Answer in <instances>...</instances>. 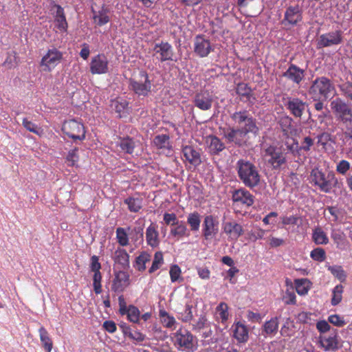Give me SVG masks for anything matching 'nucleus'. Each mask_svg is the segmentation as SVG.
Wrapping results in <instances>:
<instances>
[{"label": "nucleus", "mask_w": 352, "mask_h": 352, "mask_svg": "<svg viewBox=\"0 0 352 352\" xmlns=\"http://www.w3.org/2000/svg\"><path fill=\"white\" fill-rule=\"evenodd\" d=\"M230 118L234 124L240 127L235 129L229 127L223 131V137L229 142L242 146L246 144L248 140V133L254 135L258 134L259 128L256 120L246 109L235 111L231 114Z\"/></svg>", "instance_id": "f257e3e1"}, {"label": "nucleus", "mask_w": 352, "mask_h": 352, "mask_svg": "<svg viewBox=\"0 0 352 352\" xmlns=\"http://www.w3.org/2000/svg\"><path fill=\"white\" fill-rule=\"evenodd\" d=\"M238 177L245 186L253 188L261 183V175L256 166L252 162L240 159L236 164Z\"/></svg>", "instance_id": "f03ea898"}, {"label": "nucleus", "mask_w": 352, "mask_h": 352, "mask_svg": "<svg viewBox=\"0 0 352 352\" xmlns=\"http://www.w3.org/2000/svg\"><path fill=\"white\" fill-rule=\"evenodd\" d=\"M309 180L314 186L325 193H330L333 188H336L339 184L338 179L333 171L326 173L318 168L311 170Z\"/></svg>", "instance_id": "7ed1b4c3"}, {"label": "nucleus", "mask_w": 352, "mask_h": 352, "mask_svg": "<svg viewBox=\"0 0 352 352\" xmlns=\"http://www.w3.org/2000/svg\"><path fill=\"white\" fill-rule=\"evenodd\" d=\"M335 91L333 82L327 77L316 78L309 88L308 94L313 100H326Z\"/></svg>", "instance_id": "20e7f679"}, {"label": "nucleus", "mask_w": 352, "mask_h": 352, "mask_svg": "<svg viewBox=\"0 0 352 352\" xmlns=\"http://www.w3.org/2000/svg\"><path fill=\"white\" fill-rule=\"evenodd\" d=\"M129 87L139 96H147L151 91L152 83L146 71L141 70L137 76L129 80Z\"/></svg>", "instance_id": "39448f33"}, {"label": "nucleus", "mask_w": 352, "mask_h": 352, "mask_svg": "<svg viewBox=\"0 0 352 352\" xmlns=\"http://www.w3.org/2000/svg\"><path fill=\"white\" fill-rule=\"evenodd\" d=\"M331 109L337 120L346 125L352 122V109L340 98H336L331 102Z\"/></svg>", "instance_id": "423d86ee"}, {"label": "nucleus", "mask_w": 352, "mask_h": 352, "mask_svg": "<svg viewBox=\"0 0 352 352\" xmlns=\"http://www.w3.org/2000/svg\"><path fill=\"white\" fill-rule=\"evenodd\" d=\"M62 131L65 135L74 141L85 139V129L84 124L76 120H66L62 125Z\"/></svg>", "instance_id": "0eeeda50"}, {"label": "nucleus", "mask_w": 352, "mask_h": 352, "mask_svg": "<svg viewBox=\"0 0 352 352\" xmlns=\"http://www.w3.org/2000/svg\"><path fill=\"white\" fill-rule=\"evenodd\" d=\"M63 59V53L56 48L47 50V53L42 57L40 66L42 70L45 72L52 71Z\"/></svg>", "instance_id": "6e6552de"}, {"label": "nucleus", "mask_w": 352, "mask_h": 352, "mask_svg": "<svg viewBox=\"0 0 352 352\" xmlns=\"http://www.w3.org/2000/svg\"><path fill=\"white\" fill-rule=\"evenodd\" d=\"M175 345L179 350L192 352L194 351L193 336L188 330L179 329L175 333Z\"/></svg>", "instance_id": "1a4fd4ad"}, {"label": "nucleus", "mask_w": 352, "mask_h": 352, "mask_svg": "<svg viewBox=\"0 0 352 352\" xmlns=\"http://www.w3.org/2000/svg\"><path fill=\"white\" fill-rule=\"evenodd\" d=\"M264 156L274 169H279L286 164L285 154L274 146H270L265 150Z\"/></svg>", "instance_id": "9d476101"}, {"label": "nucleus", "mask_w": 352, "mask_h": 352, "mask_svg": "<svg viewBox=\"0 0 352 352\" xmlns=\"http://www.w3.org/2000/svg\"><path fill=\"white\" fill-rule=\"evenodd\" d=\"M302 21V11L299 6H290L285 10L281 24L285 27H294Z\"/></svg>", "instance_id": "9b49d317"}, {"label": "nucleus", "mask_w": 352, "mask_h": 352, "mask_svg": "<svg viewBox=\"0 0 352 352\" xmlns=\"http://www.w3.org/2000/svg\"><path fill=\"white\" fill-rule=\"evenodd\" d=\"M343 39V32L340 30L322 34L318 41V47L322 48L338 45L342 43Z\"/></svg>", "instance_id": "f8f14e48"}, {"label": "nucleus", "mask_w": 352, "mask_h": 352, "mask_svg": "<svg viewBox=\"0 0 352 352\" xmlns=\"http://www.w3.org/2000/svg\"><path fill=\"white\" fill-rule=\"evenodd\" d=\"M202 236L206 241H210L215 238L219 232V221L212 215L204 217L202 224Z\"/></svg>", "instance_id": "ddd939ff"}, {"label": "nucleus", "mask_w": 352, "mask_h": 352, "mask_svg": "<svg viewBox=\"0 0 352 352\" xmlns=\"http://www.w3.org/2000/svg\"><path fill=\"white\" fill-rule=\"evenodd\" d=\"M194 105L201 111H208L212 108L214 102L212 92L204 89L195 94L193 100Z\"/></svg>", "instance_id": "4468645a"}, {"label": "nucleus", "mask_w": 352, "mask_h": 352, "mask_svg": "<svg viewBox=\"0 0 352 352\" xmlns=\"http://www.w3.org/2000/svg\"><path fill=\"white\" fill-rule=\"evenodd\" d=\"M212 45L209 39L204 35H197L194 41V52L201 58H204L213 51Z\"/></svg>", "instance_id": "2eb2a0df"}, {"label": "nucleus", "mask_w": 352, "mask_h": 352, "mask_svg": "<svg viewBox=\"0 0 352 352\" xmlns=\"http://www.w3.org/2000/svg\"><path fill=\"white\" fill-rule=\"evenodd\" d=\"M319 342L322 349L325 351H335L340 346L339 336L337 330L334 329L329 335H323L319 337Z\"/></svg>", "instance_id": "dca6fc26"}, {"label": "nucleus", "mask_w": 352, "mask_h": 352, "mask_svg": "<svg viewBox=\"0 0 352 352\" xmlns=\"http://www.w3.org/2000/svg\"><path fill=\"white\" fill-rule=\"evenodd\" d=\"M109 61L103 54L92 58L90 63V72L92 74H104L108 72Z\"/></svg>", "instance_id": "f3484780"}, {"label": "nucleus", "mask_w": 352, "mask_h": 352, "mask_svg": "<svg viewBox=\"0 0 352 352\" xmlns=\"http://www.w3.org/2000/svg\"><path fill=\"white\" fill-rule=\"evenodd\" d=\"M153 52L155 54H158L157 58L161 62H165L167 60H173L174 52L172 45L164 41L155 43L153 47Z\"/></svg>", "instance_id": "a211bd4d"}, {"label": "nucleus", "mask_w": 352, "mask_h": 352, "mask_svg": "<svg viewBox=\"0 0 352 352\" xmlns=\"http://www.w3.org/2000/svg\"><path fill=\"white\" fill-rule=\"evenodd\" d=\"M290 113L300 118L307 107V103L298 98H288L285 104Z\"/></svg>", "instance_id": "6ab92c4d"}, {"label": "nucleus", "mask_w": 352, "mask_h": 352, "mask_svg": "<svg viewBox=\"0 0 352 352\" xmlns=\"http://www.w3.org/2000/svg\"><path fill=\"white\" fill-rule=\"evenodd\" d=\"M232 199L233 202L239 203L248 207L251 206L254 201V195L243 188L235 190L232 192Z\"/></svg>", "instance_id": "aec40b11"}, {"label": "nucleus", "mask_w": 352, "mask_h": 352, "mask_svg": "<svg viewBox=\"0 0 352 352\" xmlns=\"http://www.w3.org/2000/svg\"><path fill=\"white\" fill-rule=\"evenodd\" d=\"M129 257L126 250L122 248H118L112 255L114 265L122 270H126L129 267Z\"/></svg>", "instance_id": "412c9836"}, {"label": "nucleus", "mask_w": 352, "mask_h": 352, "mask_svg": "<svg viewBox=\"0 0 352 352\" xmlns=\"http://www.w3.org/2000/svg\"><path fill=\"white\" fill-rule=\"evenodd\" d=\"M232 329L233 338L237 340L238 344H244L248 341L249 330L245 324L241 322H237L234 323Z\"/></svg>", "instance_id": "4be33fe9"}, {"label": "nucleus", "mask_w": 352, "mask_h": 352, "mask_svg": "<svg viewBox=\"0 0 352 352\" xmlns=\"http://www.w3.org/2000/svg\"><path fill=\"white\" fill-rule=\"evenodd\" d=\"M283 76L293 82L299 85L305 77V70L294 64H291Z\"/></svg>", "instance_id": "5701e85b"}, {"label": "nucleus", "mask_w": 352, "mask_h": 352, "mask_svg": "<svg viewBox=\"0 0 352 352\" xmlns=\"http://www.w3.org/2000/svg\"><path fill=\"white\" fill-rule=\"evenodd\" d=\"M206 142L210 155H217L226 148L225 144L215 135L207 136Z\"/></svg>", "instance_id": "b1692460"}, {"label": "nucleus", "mask_w": 352, "mask_h": 352, "mask_svg": "<svg viewBox=\"0 0 352 352\" xmlns=\"http://www.w3.org/2000/svg\"><path fill=\"white\" fill-rule=\"evenodd\" d=\"M129 285V274L124 271H120L115 276L111 289L116 292H122Z\"/></svg>", "instance_id": "393cba45"}, {"label": "nucleus", "mask_w": 352, "mask_h": 352, "mask_svg": "<svg viewBox=\"0 0 352 352\" xmlns=\"http://www.w3.org/2000/svg\"><path fill=\"white\" fill-rule=\"evenodd\" d=\"M53 8L56 10L54 15V22L56 23V28L60 32H66L68 24L66 20L64 9L58 4H54Z\"/></svg>", "instance_id": "a878e982"}, {"label": "nucleus", "mask_w": 352, "mask_h": 352, "mask_svg": "<svg viewBox=\"0 0 352 352\" xmlns=\"http://www.w3.org/2000/svg\"><path fill=\"white\" fill-rule=\"evenodd\" d=\"M182 153L186 160L195 166L201 164V156L199 153L192 146H185L182 148Z\"/></svg>", "instance_id": "bb28decb"}, {"label": "nucleus", "mask_w": 352, "mask_h": 352, "mask_svg": "<svg viewBox=\"0 0 352 352\" xmlns=\"http://www.w3.org/2000/svg\"><path fill=\"white\" fill-rule=\"evenodd\" d=\"M224 232L233 240H236L243 233L242 226L236 222H227L224 225Z\"/></svg>", "instance_id": "cd10ccee"}, {"label": "nucleus", "mask_w": 352, "mask_h": 352, "mask_svg": "<svg viewBox=\"0 0 352 352\" xmlns=\"http://www.w3.org/2000/svg\"><path fill=\"white\" fill-rule=\"evenodd\" d=\"M170 234L177 240H179L184 237H188L190 232L184 222L179 221L170 228Z\"/></svg>", "instance_id": "c85d7f7f"}, {"label": "nucleus", "mask_w": 352, "mask_h": 352, "mask_svg": "<svg viewBox=\"0 0 352 352\" xmlns=\"http://www.w3.org/2000/svg\"><path fill=\"white\" fill-rule=\"evenodd\" d=\"M124 336L138 342L145 340L146 336L137 329H132L129 325L122 324L120 325Z\"/></svg>", "instance_id": "c756f323"}, {"label": "nucleus", "mask_w": 352, "mask_h": 352, "mask_svg": "<svg viewBox=\"0 0 352 352\" xmlns=\"http://www.w3.org/2000/svg\"><path fill=\"white\" fill-rule=\"evenodd\" d=\"M159 233L157 230L156 226L151 223L146 229V240L151 247H156L159 244Z\"/></svg>", "instance_id": "7c9ffc66"}, {"label": "nucleus", "mask_w": 352, "mask_h": 352, "mask_svg": "<svg viewBox=\"0 0 352 352\" xmlns=\"http://www.w3.org/2000/svg\"><path fill=\"white\" fill-rule=\"evenodd\" d=\"M131 230V227L127 228L118 227L116 228V240L118 243L122 247H126L129 244V237L128 232Z\"/></svg>", "instance_id": "2f4dec72"}, {"label": "nucleus", "mask_w": 352, "mask_h": 352, "mask_svg": "<svg viewBox=\"0 0 352 352\" xmlns=\"http://www.w3.org/2000/svg\"><path fill=\"white\" fill-rule=\"evenodd\" d=\"M296 292L299 295H305L311 287V282L307 278H297L294 280Z\"/></svg>", "instance_id": "473e14b6"}, {"label": "nucleus", "mask_w": 352, "mask_h": 352, "mask_svg": "<svg viewBox=\"0 0 352 352\" xmlns=\"http://www.w3.org/2000/svg\"><path fill=\"white\" fill-rule=\"evenodd\" d=\"M312 240L316 245H326L329 243L327 234L320 227H317L313 230Z\"/></svg>", "instance_id": "72a5a7b5"}, {"label": "nucleus", "mask_w": 352, "mask_h": 352, "mask_svg": "<svg viewBox=\"0 0 352 352\" xmlns=\"http://www.w3.org/2000/svg\"><path fill=\"white\" fill-rule=\"evenodd\" d=\"M40 340L46 352H50L53 347V342L49 336L47 331L41 327L38 329Z\"/></svg>", "instance_id": "f704fd0d"}, {"label": "nucleus", "mask_w": 352, "mask_h": 352, "mask_svg": "<svg viewBox=\"0 0 352 352\" xmlns=\"http://www.w3.org/2000/svg\"><path fill=\"white\" fill-rule=\"evenodd\" d=\"M278 329V320L277 317L272 318L266 321L263 327V333L267 335H275Z\"/></svg>", "instance_id": "c9c22d12"}, {"label": "nucleus", "mask_w": 352, "mask_h": 352, "mask_svg": "<svg viewBox=\"0 0 352 352\" xmlns=\"http://www.w3.org/2000/svg\"><path fill=\"white\" fill-rule=\"evenodd\" d=\"M187 223L192 232L199 230L201 223V214L198 212L190 213L187 217Z\"/></svg>", "instance_id": "e433bc0d"}, {"label": "nucleus", "mask_w": 352, "mask_h": 352, "mask_svg": "<svg viewBox=\"0 0 352 352\" xmlns=\"http://www.w3.org/2000/svg\"><path fill=\"white\" fill-rule=\"evenodd\" d=\"M151 258V256L148 252H142L138 256L136 257L134 267L139 272H144L146 268V263L149 262Z\"/></svg>", "instance_id": "4c0bfd02"}, {"label": "nucleus", "mask_w": 352, "mask_h": 352, "mask_svg": "<svg viewBox=\"0 0 352 352\" xmlns=\"http://www.w3.org/2000/svg\"><path fill=\"white\" fill-rule=\"evenodd\" d=\"M170 137L166 134L156 135L153 139V144L157 149L168 148L170 147Z\"/></svg>", "instance_id": "58836bf2"}, {"label": "nucleus", "mask_w": 352, "mask_h": 352, "mask_svg": "<svg viewBox=\"0 0 352 352\" xmlns=\"http://www.w3.org/2000/svg\"><path fill=\"white\" fill-rule=\"evenodd\" d=\"M216 317L217 320L225 323L229 317L228 306L226 302H221L216 308Z\"/></svg>", "instance_id": "ea45409f"}, {"label": "nucleus", "mask_w": 352, "mask_h": 352, "mask_svg": "<svg viewBox=\"0 0 352 352\" xmlns=\"http://www.w3.org/2000/svg\"><path fill=\"white\" fill-rule=\"evenodd\" d=\"M124 203L127 205L130 212H138L142 207V199L139 198L128 197L124 199Z\"/></svg>", "instance_id": "a19ab883"}, {"label": "nucleus", "mask_w": 352, "mask_h": 352, "mask_svg": "<svg viewBox=\"0 0 352 352\" xmlns=\"http://www.w3.org/2000/svg\"><path fill=\"white\" fill-rule=\"evenodd\" d=\"M94 12V20L99 26H102L109 21V17L108 16V10L102 8L97 13Z\"/></svg>", "instance_id": "79ce46f5"}, {"label": "nucleus", "mask_w": 352, "mask_h": 352, "mask_svg": "<svg viewBox=\"0 0 352 352\" xmlns=\"http://www.w3.org/2000/svg\"><path fill=\"white\" fill-rule=\"evenodd\" d=\"M159 316L164 327L173 329L176 323L175 318L170 316L165 310H160Z\"/></svg>", "instance_id": "37998d69"}, {"label": "nucleus", "mask_w": 352, "mask_h": 352, "mask_svg": "<svg viewBox=\"0 0 352 352\" xmlns=\"http://www.w3.org/2000/svg\"><path fill=\"white\" fill-rule=\"evenodd\" d=\"M344 287L342 285H337L333 289L331 303L333 306L338 305L342 299Z\"/></svg>", "instance_id": "c03bdc74"}, {"label": "nucleus", "mask_w": 352, "mask_h": 352, "mask_svg": "<svg viewBox=\"0 0 352 352\" xmlns=\"http://www.w3.org/2000/svg\"><path fill=\"white\" fill-rule=\"evenodd\" d=\"M22 124L27 131L38 136H41L43 134V130L32 121L28 120V118L23 119Z\"/></svg>", "instance_id": "a18cd8bd"}, {"label": "nucleus", "mask_w": 352, "mask_h": 352, "mask_svg": "<svg viewBox=\"0 0 352 352\" xmlns=\"http://www.w3.org/2000/svg\"><path fill=\"white\" fill-rule=\"evenodd\" d=\"M192 309V305L190 304H186L184 310L178 313V318L184 322H188L191 321L193 318Z\"/></svg>", "instance_id": "49530a36"}, {"label": "nucleus", "mask_w": 352, "mask_h": 352, "mask_svg": "<svg viewBox=\"0 0 352 352\" xmlns=\"http://www.w3.org/2000/svg\"><path fill=\"white\" fill-rule=\"evenodd\" d=\"M120 148L126 153H133L135 148V143L131 138H123L119 143Z\"/></svg>", "instance_id": "de8ad7c7"}, {"label": "nucleus", "mask_w": 352, "mask_h": 352, "mask_svg": "<svg viewBox=\"0 0 352 352\" xmlns=\"http://www.w3.org/2000/svg\"><path fill=\"white\" fill-rule=\"evenodd\" d=\"M164 263V257L161 252H157L155 253L154 259L152 263L151 267L148 270L150 274L153 273L156 270L160 268L162 265Z\"/></svg>", "instance_id": "09e8293b"}, {"label": "nucleus", "mask_w": 352, "mask_h": 352, "mask_svg": "<svg viewBox=\"0 0 352 352\" xmlns=\"http://www.w3.org/2000/svg\"><path fill=\"white\" fill-rule=\"evenodd\" d=\"M140 318V311L138 307L134 305H129V309L127 314V318L133 323H138Z\"/></svg>", "instance_id": "8fccbe9b"}, {"label": "nucleus", "mask_w": 352, "mask_h": 352, "mask_svg": "<svg viewBox=\"0 0 352 352\" xmlns=\"http://www.w3.org/2000/svg\"><path fill=\"white\" fill-rule=\"evenodd\" d=\"M310 257L316 261L322 262L326 259V252L322 248H316L310 253Z\"/></svg>", "instance_id": "3c124183"}, {"label": "nucleus", "mask_w": 352, "mask_h": 352, "mask_svg": "<svg viewBox=\"0 0 352 352\" xmlns=\"http://www.w3.org/2000/svg\"><path fill=\"white\" fill-rule=\"evenodd\" d=\"M169 274L173 283L183 280V278L181 277V268L177 265H173L170 266Z\"/></svg>", "instance_id": "603ef678"}, {"label": "nucleus", "mask_w": 352, "mask_h": 352, "mask_svg": "<svg viewBox=\"0 0 352 352\" xmlns=\"http://www.w3.org/2000/svg\"><path fill=\"white\" fill-rule=\"evenodd\" d=\"M236 93L241 96L250 98L252 93V89L246 83L241 82L236 86Z\"/></svg>", "instance_id": "864d4df0"}, {"label": "nucleus", "mask_w": 352, "mask_h": 352, "mask_svg": "<svg viewBox=\"0 0 352 352\" xmlns=\"http://www.w3.org/2000/svg\"><path fill=\"white\" fill-rule=\"evenodd\" d=\"M78 148L72 149L68 152V154L66 157V162H67L68 166H75L76 163L78 161L79 156L78 155Z\"/></svg>", "instance_id": "5fc2aeb1"}, {"label": "nucleus", "mask_w": 352, "mask_h": 352, "mask_svg": "<svg viewBox=\"0 0 352 352\" xmlns=\"http://www.w3.org/2000/svg\"><path fill=\"white\" fill-rule=\"evenodd\" d=\"M102 274L100 272H94L93 277V287L94 290L96 294H100L102 292Z\"/></svg>", "instance_id": "6e6d98bb"}, {"label": "nucleus", "mask_w": 352, "mask_h": 352, "mask_svg": "<svg viewBox=\"0 0 352 352\" xmlns=\"http://www.w3.org/2000/svg\"><path fill=\"white\" fill-rule=\"evenodd\" d=\"M350 168V162L346 160H342L336 164V170L338 173L345 175Z\"/></svg>", "instance_id": "4d7b16f0"}, {"label": "nucleus", "mask_w": 352, "mask_h": 352, "mask_svg": "<svg viewBox=\"0 0 352 352\" xmlns=\"http://www.w3.org/2000/svg\"><path fill=\"white\" fill-rule=\"evenodd\" d=\"M292 121V118L289 116H283L280 119L279 124L285 135H288Z\"/></svg>", "instance_id": "13d9d810"}, {"label": "nucleus", "mask_w": 352, "mask_h": 352, "mask_svg": "<svg viewBox=\"0 0 352 352\" xmlns=\"http://www.w3.org/2000/svg\"><path fill=\"white\" fill-rule=\"evenodd\" d=\"M131 234L134 241H142L144 238V225L134 227Z\"/></svg>", "instance_id": "bf43d9fd"}, {"label": "nucleus", "mask_w": 352, "mask_h": 352, "mask_svg": "<svg viewBox=\"0 0 352 352\" xmlns=\"http://www.w3.org/2000/svg\"><path fill=\"white\" fill-rule=\"evenodd\" d=\"M329 270L331 274L340 281L345 280L346 278V273L341 266L331 267Z\"/></svg>", "instance_id": "052dcab7"}, {"label": "nucleus", "mask_w": 352, "mask_h": 352, "mask_svg": "<svg viewBox=\"0 0 352 352\" xmlns=\"http://www.w3.org/2000/svg\"><path fill=\"white\" fill-rule=\"evenodd\" d=\"M340 90L346 98L352 100V82H346L343 83L340 85Z\"/></svg>", "instance_id": "680f3d73"}, {"label": "nucleus", "mask_w": 352, "mask_h": 352, "mask_svg": "<svg viewBox=\"0 0 352 352\" xmlns=\"http://www.w3.org/2000/svg\"><path fill=\"white\" fill-rule=\"evenodd\" d=\"M328 321L333 325L339 327H342L346 324L344 319L337 314L330 315L328 318Z\"/></svg>", "instance_id": "e2e57ef3"}, {"label": "nucleus", "mask_w": 352, "mask_h": 352, "mask_svg": "<svg viewBox=\"0 0 352 352\" xmlns=\"http://www.w3.org/2000/svg\"><path fill=\"white\" fill-rule=\"evenodd\" d=\"M163 219L166 225H170L172 227L179 221L175 213L165 212L164 214Z\"/></svg>", "instance_id": "0e129e2a"}, {"label": "nucleus", "mask_w": 352, "mask_h": 352, "mask_svg": "<svg viewBox=\"0 0 352 352\" xmlns=\"http://www.w3.org/2000/svg\"><path fill=\"white\" fill-rule=\"evenodd\" d=\"M314 140L309 136H307L302 142V145L298 148L299 151L308 152L310 151L311 147L314 145Z\"/></svg>", "instance_id": "69168bd1"}, {"label": "nucleus", "mask_w": 352, "mask_h": 352, "mask_svg": "<svg viewBox=\"0 0 352 352\" xmlns=\"http://www.w3.org/2000/svg\"><path fill=\"white\" fill-rule=\"evenodd\" d=\"M283 300L287 305H294L296 302V294L292 291L287 290Z\"/></svg>", "instance_id": "338daca9"}, {"label": "nucleus", "mask_w": 352, "mask_h": 352, "mask_svg": "<svg viewBox=\"0 0 352 352\" xmlns=\"http://www.w3.org/2000/svg\"><path fill=\"white\" fill-rule=\"evenodd\" d=\"M316 328L320 333H324L330 331L331 326L326 320H320L316 323Z\"/></svg>", "instance_id": "774afa93"}]
</instances>
